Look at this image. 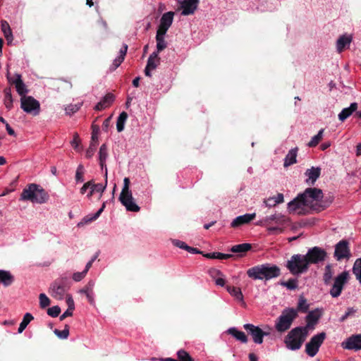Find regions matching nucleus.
<instances>
[{
  "label": "nucleus",
  "mask_w": 361,
  "mask_h": 361,
  "mask_svg": "<svg viewBox=\"0 0 361 361\" xmlns=\"http://www.w3.org/2000/svg\"><path fill=\"white\" fill-rule=\"evenodd\" d=\"M327 257V252L319 247L310 248L306 255H293L287 262L286 268L293 275L305 272L309 264H316L324 262Z\"/></svg>",
  "instance_id": "f257e3e1"
},
{
  "label": "nucleus",
  "mask_w": 361,
  "mask_h": 361,
  "mask_svg": "<svg viewBox=\"0 0 361 361\" xmlns=\"http://www.w3.org/2000/svg\"><path fill=\"white\" fill-rule=\"evenodd\" d=\"M247 276L253 280L269 281L281 275L280 268L271 264H262L248 269L246 271Z\"/></svg>",
  "instance_id": "f03ea898"
},
{
  "label": "nucleus",
  "mask_w": 361,
  "mask_h": 361,
  "mask_svg": "<svg viewBox=\"0 0 361 361\" xmlns=\"http://www.w3.org/2000/svg\"><path fill=\"white\" fill-rule=\"evenodd\" d=\"M308 335L306 328L298 326L292 329L284 338L286 347L290 350H299Z\"/></svg>",
  "instance_id": "7ed1b4c3"
},
{
  "label": "nucleus",
  "mask_w": 361,
  "mask_h": 361,
  "mask_svg": "<svg viewBox=\"0 0 361 361\" xmlns=\"http://www.w3.org/2000/svg\"><path fill=\"white\" fill-rule=\"evenodd\" d=\"M49 200V194L39 185L31 183L24 188V200L36 203H44Z\"/></svg>",
  "instance_id": "20e7f679"
},
{
  "label": "nucleus",
  "mask_w": 361,
  "mask_h": 361,
  "mask_svg": "<svg viewBox=\"0 0 361 361\" xmlns=\"http://www.w3.org/2000/svg\"><path fill=\"white\" fill-rule=\"evenodd\" d=\"M298 317L297 311L293 308H286L278 317L275 329L278 332L283 333L290 329L293 322Z\"/></svg>",
  "instance_id": "39448f33"
},
{
  "label": "nucleus",
  "mask_w": 361,
  "mask_h": 361,
  "mask_svg": "<svg viewBox=\"0 0 361 361\" xmlns=\"http://www.w3.org/2000/svg\"><path fill=\"white\" fill-rule=\"evenodd\" d=\"M323 198V192L317 188H307L303 192L300 193L288 203H308L310 202H319Z\"/></svg>",
  "instance_id": "423d86ee"
},
{
  "label": "nucleus",
  "mask_w": 361,
  "mask_h": 361,
  "mask_svg": "<svg viewBox=\"0 0 361 361\" xmlns=\"http://www.w3.org/2000/svg\"><path fill=\"white\" fill-rule=\"evenodd\" d=\"M327 204H288L289 213L299 215H306L312 213H319L327 208Z\"/></svg>",
  "instance_id": "0eeeda50"
},
{
  "label": "nucleus",
  "mask_w": 361,
  "mask_h": 361,
  "mask_svg": "<svg viewBox=\"0 0 361 361\" xmlns=\"http://www.w3.org/2000/svg\"><path fill=\"white\" fill-rule=\"evenodd\" d=\"M69 288V280L66 277H61L55 280L49 288V294L56 300H62Z\"/></svg>",
  "instance_id": "6e6552de"
},
{
  "label": "nucleus",
  "mask_w": 361,
  "mask_h": 361,
  "mask_svg": "<svg viewBox=\"0 0 361 361\" xmlns=\"http://www.w3.org/2000/svg\"><path fill=\"white\" fill-rule=\"evenodd\" d=\"M106 188L102 183H96L94 180L86 182L80 188L81 195H87L88 198L95 196L97 198L101 197L102 192Z\"/></svg>",
  "instance_id": "1a4fd4ad"
},
{
  "label": "nucleus",
  "mask_w": 361,
  "mask_h": 361,
  "mask_svg": "<svg viewBox=\"0 0 361 361\" xmlns=\"http://www.w3.org/2000/svg\"><path fill=\"white\" fill-rule=\"evenodd\" d=\"M29 90L24 84V112L33 116H38L41 111L40 103L32 96H27Z\"/></svg>",
  "instance_id": "9d476101"
},
{
  "label": "nucleus",
  "mask_w": 361,
  "mask_h": 361,
  "mask_svg": "<svg viewBox=\"0 0 361 361\" xmlns=\"http://www.w3.org/2000/svg\"><path fill=\"white\" fill-rule=\"evenodd\" d=\"M348 279L349 274L346 271L341 272L334 279V282L329 290L332 298H338L341 294L344 286L347 283Z\"/></svg>",
  "instance_id": "9b49d317"
},
{
  "label": "nucleus",
  "mask_w": 361,
  "mask_h": 361,
  "mask_svg": "<svg viewBox=\"0 0 361 361\" xmlns=\"http://www.w3.org/2000/svg\"><path fill=\"white\" fill-rule=\"evenodd\" d=\"M326 338V334L321 332L313 336L309 342L305 344V353L310 357H314L318 353L319 349Z\"/></svg>",
  "instance_id": "f8f14e48"
},
{
  "label": "nucleus",
  "mask_w": 361,
  "mask_h": 361,
  "mask_svg": "<svg viewBox=\"0 0 361 361\" xmlns=\"http://www.w3.org/2000/svg\"><path fill=\"white\" fill-rule=\"evenodd\" d=\"M350 256L348 243L346 240H341L335 245L334 257L336 260L348 259Z\"/></svg>",
  "instance_id": "ddd939ff"
},
{
  "label": "nucleus",
  "mask_w": 361,
  "mask_h": 361,
  "mask_svg": "<svg viewBox=\"0 0 361 361\" xmlns=\"http://www.w3.org/2000/svg\"><path fill=\"white\" fill-rule=\"evenodd\" d=\"M243 328L252 336L253 342L257 344H261L263 342V337L268 335V333L263 331L259 327L251 324H246Z\"/></svg>",
  "instance_id": "4468645a"
},
{
  "label": "nucleus",
  "mask_w": 361,
  "mask_h": 361,
  "mask_svg": "<svg viewBox=\"0 0 361 361\" xmlns=\"http://www.w3.org/2000/svg\"><path fill=\"white\" fill-rule=\"evenodd\" d=\"M7 79L11 85H15L17 92L20 96V108L23 109V80L21 79V75L18 73L11 75V73L8 71Z\"/></svg>",
  "instance_id": "2eb2a0df"
},
{
  "label": "nucleus",
  "mask_w": 361,
  "mask_h": 361,
  "mask_svg": "<svg viewBox=\"0 0 361 361\" xmlns=\"http://www.w3.org/2000/svg\"><path fill=\"white\" fill-rule=\"evenodd\" d=\"M173 15L174 13L172 11L164 13L161 18L160 24L157 32L166 33L173 23Z\"/></svg>",
  "instance_id": "dca6fc26"
},
{
  "label": "nucleus",
  "mask_w": 361,
  "mask_h": 361,
  "mask_svg": "<svg viewBox=\"0 0 361 361\" xmlns=\"http://www.w3.org/2000/svg\"><path fill=\"white\" fill-rule=\"evenodd\" d=\"M344 349L348 350H361V335H355L349 337L345 341L341 343Z\"/></svg>",
  "instance_id": "f3484780"
},
{
  "label": "nucleus",
  "mask_w": 361,
  "mask_h": 361,
  "mask_svg": "<svg viewBox=\"0 0 361 361\" xmlns=\"http://www.w3.org/2000/svg\"><path fill=\"white\" fill-rule=\"evenodd\" d=\"M160 62V58L158 56V52H153L147 59V66L145 68V74L147 77H152L151 71L156 69Z\"/></svg>",
  "instance_id": "a211bd4d"
},
{
  "label": "nucleus",
  "mask_w": 361,
  "mask_h": 361,
  "mask_svg": "<svg viewBox=\"0 0 361 361\" xmlns=\"http://www.w3.org/2000/svg\"><path fill=\"white\" fill-rule=\"evenodd\" d=\"M115 100V95L109 92L107 93L104 97L102 98L100 102H99L94 107V109L95 111H102L106 109V108H109L111 106V104L114 103Z\"/></svg>",
  "instance_id": "6ab92c4d"
},
{
  "label": "nucleus",
  "mask_w": 361,
  "mask_h": 361,
  "mask_svg": "<svg viewBox=\"0 0 361 361\" xmlns=\"http://www.w3.org/2000/svg\"><path fill=\"white\" fill-rule=\"evenodd\" d=\"M256 216L255 213L245 214L235 218L231 224V227L238 228L243 225L249 224Z\"/></svg>",
  "instance_id": "aec40b11"
},
{
  "label": "nucleus",
  "mask_w": 361,
  "mask_h": 361,
  "mask_svg": "<svg viewBox=\"0 0 361 361\" xmlns=\"http://www.w3.org/2000/svg\"><path fill=\"white\" fill-rule=\"evenodd\" d=\"M128 47L126 44H124L123 45L122 48L119 51L118 56L114 60L112 64L109 66V72L114 71L123 62L126 55L127 54Z\"/></svg>",
  "instance_id": "412c9836"
},
{
  "label": "nucleus",
  "mask_w": 361,
  "mask_h": 361,
  "mask_svg": "<svg viewBox=\"0 0 361 361\" xmlns=\"http://www.w3.org/2000/svg\"><path fill=\"white\" fill-rule=\"evenodd\" d=\"M320 317L321 313L319 312L318 309L309 312L305 317L307 324L305 326L302 327L306 328V331H308V329L310 328H313V326L317 323Z\"/></svg>",
  "instance_id": "4be33fe9"
},
{
  "label": "nucleus",
  "mask_w": 361,
  "mask_h": 361,
  "mask_svg": "<svg viewBox=\"0 0 361 361\" xmlns=\"http://www.w3.org/2000/svg\"><path fill=\"white\" fill-rule=\"evenodd\" d=\"M334 267L333 264H327L324 268L322 281L326 286L331 284V281L334 279L333 277L335 274Z\"/></svg>",
  "instance_id": "5701e85b"
},
{
  "label": "nucleus",
  "mask_w": 361,
  "mask_h": 361,
  "mask_svg": "<svg viewBox=\"0 0 361 361\" xmlns=\"http://www.w3.org/2000/svg\"><path fill=\"white\" fill-rule=\"evenodd\" d=\"M199 0H186L182 5V14L188 16L192 14L197 9Z\"/></svg>",
  "instance_id": "b1692460"
},
{
  "label": "nucleus",
  "mask_w": 361,
  "mask_h": 361,
  "mask_svg": "<svg viewBox=\"0 0 361 361\" xmlns=\"http://www.w3.org/2000/svg\"><path fill=\"white\" fill-rule=\"evenodd\" d=\"M108 157V149L106 144H102L99 151V161L102 170L105 169V175H107V168L106 161Z\"/></svg>",
  "instance_id": "393cba45"
},
{
  "label": "nucleus",
  "mask_w": 361,
  "mask_h": 361,
  "mask_svg": "<svg viewBox=\"0 0 361 361\" xmlns=\"http://www.w3.org/2000/svg\"><path fill=\"white\" fill-rule=\"evenodd\" d=\"M352 42V37L350 35H343L341 36L336 42V49L338 53H341L345 48L350 45Z\"/></svg>",
  "instance_id": "a878e982"
},
{
  "label": "nucleus",
  "mask_w": 361,
  "mask_h": 361,
  "mask_svg": "<svg viewBox=\"0 0 361 361\" xmlns=\"http://www.w3.org/2000/svg\"><path fill=\"white\" fill-rule=\"evenodd\" d=\"M105 207V204H102V207L94 214H88L85 216L80 222L78 224V227L83 226L85 224H87L94 220H96L102 214L104 209Z\"/></svg>",
  "instance_id": "bb28decb"
},
{
  "label": "nucleus",
  "mask_w": 361,
  "mask_h": 361,
  "mask_svg": "<svg viewBox=\"0 0 361 361\" xmlns=\"http://www.w3.org/2000/svg\"><path fill=\"white\" fill-rule=\"evenodd\" d=\"M226 333L229 335H231L233 336L237 341H239L240 342L243 343H246L247 342V337L245 334L244 332L238 331L235 327L229 328Z\"/></svg>",
  "instance_id": "cd10ccee"
},
{
  "label": "nucleus",
  "mask_w": 361,
  "mask_h": 361,
  "mask_svg": "<svg viewBox=\"0 0 361 361\" xmlns=\"http://www.w3.org/2000/svg\"><path fill=\"white\" fill-rule=\"evenodd\" d=\"M252 245L250 243H242L232 246L231 251L238 253L239 257H243L245 254L250 250Z\"/></svg>",
  "instance_id": "c85d7f7f"
},
{
  "label": "nucleus",
  "mask_w": 361,
  "mask_h": 361,
  "mask_svg": "<svg viewBox=\"0 0 361 361\" xmlns=\"http://www.w3.org/2000/svg\"><path fill=\"white\" fill-rule=\"evenodd\" d=\"M1 30L7 40L8 44H10L13 38L11 27L6 20H2L1 21Z\"/></svg>",
  "instance_id": "c756f323"
},
{
  "label": "nucleus",
  "mask_w": 361,
  "mask_h": 361,
  "mask_svg": "<svg viewBox=\"0 0 361 361\" xmlns=\"http://www.w3.org/2000/svg\"><path fill=\"white\" fill-rule=\"evenodd\" d=\"M298 147H295L291 149L284 159L283 166L284 167H288L293 164L297 162V154H298Z\"/></svg>",
  "instance_id": "7c9ffc66"
},
{
  "label": "nucleus",
  "mask_w": 361,
  "mask_h": 361,
  "mask_svg": "<svg viewBox=\"0 0 361 361\" xmlns=\"http://www.w3.org/2000/svg\"><path fill=\"white\" fill-rule=\"evenodd\" d=\"M357 109V104L354 102L352 103L349 107L343 109L338 114V118L340 121H343L348 118L354 111Z\"/></svg>",
  "instance_id": "2f4dec72"
},
{
  "label": "nucleus",
  "mask_w": 361,
  "mask_h": 361,
  "mask_svg": "<svg viewBox=\"0 0 361 361\" xmlns=\"http://www.w3.org/2000/svg\"><path fill=\"white\" fill-rule=\"evenodd\" d=\"M196 170L192 169H185L180 172L181 177L185 180L186 186L192 184L194 180V174L196 173Z\"/></svg>",
  "instance_id": "473e14b6"
},
{
  "label": "nucleus",
  "mask_w": 361,
  "mask_h": 361,
  "mask_svg": "<svg viewBox=\"0 0 361 361\" xmlns=\"http://www.w3.org/2000/svg\"><path fill=\"white\" fill-rule=\"evenodd\" d=\"M288 221V218L281 214H274L269 216H266L263 221L265 224H270L271 221H274L276 224H282Z\"/></svg>",
  "instance_id": "72a5a7b5"
},
{
  "label": "nucleus",
  "mask_w": 361,
  "mask_h": 361,
  "mask_svg": "<svg viewBox=\"0 0 361 361\" xmlns=\"http://www.w3.org/2000/svg\"><path fill=\"white\" fill-rule=\"evenodd\" d=\"M166 33L157 32L156 41H157V51L158 54L166 47V42L164 40V35Z\"/></svg>",
  "instance_id": "f704fd0d"
},
{
  "label": "nucleus",
  "mask_w": 361,
  "mask_h": 361,
  "mask_svg": "<svg viewBox=\"0 0 361 361\" xmlns=\"http://www.w3.org/2000/svg\"><path fill=\"white\" fill-rule=\"evenodd\" d=\"M321 173V169L319 167H312L307 169L305 172V175L308 176L309 179L311 180L312 183H314L317 179L319 177Z\"/></svg>",
  "instance_id": "c9c22d12"
},
{
  "label": "nucleus",
  "mask_w": 361,
  "mask_h": 361,
  "mask_svg": "<svg viewBox=\"0 0 361 361\" xmlns=\"http://www.w3.org/2000/svg\"><path fill=\"white\" fill-rule=\"evenodd\" d=\"M13 281V277L11 274L6 271L0 270V282L4 283V286H10Z\"/></svg>",
  "instance_id": "e433bc0d"
},
{
  "label": "nucleus",
  "mask_w": 361,
  "mask_h": 361,
  "mask_svg": "<svg viewBox=\"0 0 361 361\" xmlns=\"http://www.w3.org/2000/svg\"><path fill=\"white\" fill-rule=\"evenodd\" d=\"M121 203H133L131 191L128 189L123 188L119 197Z\"/></svg>",
  "instance_id": "4c0bfd02"
},
{
  "label": "nucleus",
  "mask_w": 361,
  "mask_h": 361,
  "mask_svg": "<svg viewBox=\"0 0 361 361\" xmlns=\"http://www.w3.org/2000/svg\"><path fill=\"white\" fill-rule=\"evenodd\" d=\"M128 118V114L126 111L121 112L116 121V129L118 132H121L124 129L125 123Z\"/></svg>",
  "instance_id": "58836bf2"
},
{
  "label": "nucleus",
  "mask_w": 361,
  "mask_h": 361,
  "mask_svg": "<svg viewBox=\"0 0 361 361\" xmlns=\"http://www.w3.org/2000/svg\"><path fill=\"white\" fill-rule=\"evenodd\" d=\"M226 290L236 300H238L239 301L243 300V293L239 288L227 286Z\"/></svg>",
  "instance_id": "ea45409f"
},
{
  "label": "nucleus",
  "mask_w": 361,
  "mask_h": 361,
  "mask_svg": "<svg viewBox=\"0 0 361 361\" xmlns=\"http://www.w3.org/2000/svg\"><path fill=\"white\" fill-rule=\"evenodd\" d=\"M4 102L8 109H11L13 106V99L11 95V90L10 87L5 88Z\"/></svg>",
  "instance_id": "a19ab883"
},
{
  "label": "nucleus",
  "mask_w": 361,
  "mask_h": 361,
  "mask_svg": "<svg viewBox=\"0 0 361 361\" xmlns=\"http://www.w3.org/2000/svg\"><path fill=\"white\" fill-rule=\"evenodd\" d=\"M85 173V169L82 164H79L77 167L75 176V180L76 183H82L85 180L84 176Z\"/></svg>",
  "instance_id": "79ce46f5"
},
{
  "label": "nucleus",
  "mask_w": 361,
  "mask_h": 361,
  "mask_svg": "<svg viewBox=\"0 0 361 361\" xmlns=\"http://www.w3.org/2000/svg\"><path fill=\"white\" fill-rule=\"evenodd\" d=\"M353 273L355 276L356 279L361 283V258L357 259L354 262Z\"/></svg>",
  "instance_id": "37998d69"
},
{
  "label": "nucleus",
  "mask_w": 361,
  "mask_h": 361,
  "mask_svg": "<svg viewBox=\"0 0 361 361\" xmlns=\"http://www.w3.org/2000/svg\"><path fill=\"white\" fill-rule=\"evenodd\" d=\"M309 309V305L307 303L306 299L303 296H300L298 299V302L297 305V309L295 310L298 312H307Z\"/></svg>",
  "instance_id": "c03bdc74"
},
{
  "label": "nucleus",
  "mask_w": 361,
  "mask_h": 361,
  "mask_svg": "<svg viewBox=\"0 0 361 361\" xmlns=\"http://www.w3.org/2000/svg\"><path fill=\"white\" fill-rule=\"evenodd\" d=\"M324 130V129H321L316 135L312 137L311 140L307 144L309 147H314L319 143L323 137Z\"/></svg>",
  "instance_id": "a18cd8bd"
},
{
  "label": "nucleus",
  "mask_w": 361,
  "mask_h": 361,
  "mask_svg": "<svg viewBox=\"0 0 361 361\" xmlns=\"http://www.w3.org/2000/svg\"><path fill=\"white\" fill-rule=\"evenodd\" d=\"M279 284L288 290H295L298 288V281L295 279H290L287 281H281Z\"/></svg>",
  "instance_id": "49530a36"
},
{
  "label": "nucleus",
  "mask_w": 361,
  "mask_h": 361,
  "mask_svg": "<svg viewBox=\"0 0 361 361\" xmlns=\"http://www.w3.org/2000/svg\"><path fill=\"white\" fill-rule=\"evenodd\" d=\"M54 333L60 339H66L69 336V326L66 324L64 329L62 331L56 329Z\"/></svg>",
  "instance_id": "de8ad7c7"
},
{
  "label": "nucleus",
  "mask_w": 361,
  "mask_h": 361,
  "mask_svg": "<svg viewBox=\"0 0 361 361\" xmlns=\"http://www.w3.org/2000/svg\"><path fill=\"white\" fill-rule=\"evenodd\" d=\"M176 354L178 361H194V359L184 350H179Z\"/></svg>",
  "instance_id": "09e8293b"
},
{
  "label": "nucleus",
  "mask_w": 361,
  "mask_h": 361,
  "mask_svg": "<svg viewBox=\"0 0 361 361\" xmlns=\"http://www.w3.org/2000/svg\"><path fill=\"white\" fill-rule=\"evenodd\" d=\"M92 136H91V142H96L98 144V136L99 133V126L98 125L94 124V123L92 124Z\"/></svg>",
  "instance_id": "8fccbe9b"
},
{
  "label": "nucleus",
  "mask_w": 361,
  "mask_h": 361,
  "mask_svg": "<svg viewBox=\"0 0 361 361\" xmlns=\"http://www.w3.org/2000/svg\"><path fill=\"white\" fill-rule=\"evenodd\" d=\"M39 307L41 309H45L51 303V300L44 293L39 294Z\"/></svg>",
  "instance_id": "3c124183"
},
{
  "label": "nucleus",
  "mask_w": 361,
  "mask_h": 361,
  "mask_svg": "<svg viewBox=\"0 0 361 361\" xmlns=\"http://www.w3.org/2000/svg\"><path fill=\"white\" fill-rule=\"evenodd\" d=\"M97 145L98 144L96 142H90L88 149L86 150V153H85L86 158L90 159L91 157H92V156L94 155V154L97 149Z\"/></svg>",
  "instance_id": "603ef678"
},
{
  "label": "nucleus",
  "mask_w": 361,
  "mask_h": 361,
  "mask_svg": "<svg viewBox=\"0 0 361 361\" xmlns=\"http://www.w3.org/2000/svg\"><path fill=\"white\" fill-rule=\"evenodd\" d=\"M61 313V308L58 306H53L48 308L47 314L51 317H57Z\"/></svg>",
  "instance_id": "864d4df0"
},
{
  "label": "nucleus",
  "mask_w": 361,
  "mask_h": 361,
  "mask_svg": "<svg viewBox=\"0 0 361 361\" xmlns=\"http://www.w3.org/2000/svg\"><path fill=\"white\" fill-rule=\"evenodd\" d=\"M268 201H274V203H282L283 202V195L278 193L276 196L270 197L267 200H264V203Z\"/></svg>",
  "instance_id": "5fc2aeb1"
},
{
  "label": "nucleus",
  "mask_w": 361,
  "mask_h": 361,
  "mask_svg": "<svg viewBox=\"0 0 361 361\" xmlns=\"http://www.w3.org/2000/svg\"><path fill=\"white\" fill-rule=\"evenodd\" d=\"M16 185H17V180H14L13 181L11 182V183L10 184V185L5 188L4 190V191L0 193V196H4L7 194H8L9 192L13 191L16 187Z\"/></svg>",
  "instance_id": "6e6d98bb"
},
{
  "label": "nucleus",
  "mask_w": 361,
  "mask_h": 361,
  "mask_svg": "<svg viewBox=\"0 0 361 361\" xmlns=\"http://www.w3.org/2000/svg\"><path fill=\"white\" fill-rule=\"evenodd\" d=\"M81 106V104H70L66 108V111L68 114H73L78 111Z\"/></svg>",
  "instance_id": "4d7b16f0"
},
{
  "label": "nucleus",
  "mask_w": 361,
  "mask_h": 361,
  "mask_svg": "<svg viewBox=\"0 0 361 361\" xmlns=\"http://www.w3.org/2000/svg\"><path fill=\"white\" fill-rule=\"evenodd\" d=\"M94 283L90 281L82 289L80 290V293L87 295L89 292L93 290Z\"/></svg>",
  "instance_id": "13d9d810"
},
{
  "label": "nucleus",
  "mask_w": 361,
  "mask_h": 361,
  "mask_svg": "<svg viewBox=\"0 0 361 361\" xmlns=\"http://www.w3.org/2000/svg\"><path fill=\"white\" fill-rule=\"evenodd\" d=\"M86 271H84L82 272L74 273L73 275V279L77 282L80 281L86 276Z\"/></svg>",
  "instance_id": "bf43d9fd"
},
{
  "label": "nucleus",
  "mask_w": 361,
  "mask_h": 361,
  "mask_svg": "<svg viewBox=\"0 0 361 361\" xmlns=\"http://www.w3.org/2000/svg\"><path fill=\"white\" fill-rule=\"evenodd\" d=\"M172 243L174 246L185 250L188 247V245H186L184 242L179 240H173Z\"/></svg>",
  "instance_id": "052dcab7"
},
{
  "label": "nucleus",
  "mask_w": 361,
  "mask_h": 361,
  "mask_svg": "<svg viewBox=\"0 0 361 361\" xmlns=\"http://www.w3.org/2000/svg\"><path fill=\"white\" fill-rule=\"evenodd\" d=\"M267 231L270 234H279L283 231V229L277 226H269Z\"/></svg>",
  "instance_id": "680f3d73"
},
{
  "label": "nucleus",
  "mask_w": 361,
  "mask_h": 361,
  "mask_svg": "<svg viewBox=\"0 0 361 361\" xmlns=\"http://www.w3.org/2000/svg\"><path fill=\"white\" fill-rule=\"evenodd\" d=\"M355 310L353 307H349L347 312L340 318V322H344L350 315L354 314Z\"/></svg>",
  "instance_id": "e2e57ef3"
},
{
  "label": "nucleus",
  "mask_w": 361,
  "mask_h": 361,
  "mask_svg": "<svg viewBox=\"0 0 361 361\" xmlns=\"http://www.w3.org/2000/svg\"><path fill=\"white\" fill-rule=\"evenodd\" d=\"M34 317L30 313H26L24 314V329L29 324V323L33 320Z\"/></svg>",
  "instance_id": "0e129e2a"
},
{
  "label": "nucleus",
  "mask_w": 361,
  "mask_h": 361,
  "mask_svg": "<svg viewBox=\"0 0 361 361\" xmlns=\"http://www.w3.org/2000/svg\"><path fill=\"white\" fill-rule=\"evenodd\" d=\"M66 303L68 305V308L70 309V310H73L75 309L73 300L72 297L69 295L66 296Z\"/></svg>",
  "instance_id": "69168bd1"
},
{
  "label": "nucleus",
  "mask_w": 361,
  "mask_h": 361,
  "mask_svg": "<svg viewBox=\"0 0 361 361\" xmlns=\"http://www.w3.org/2000/svg\"><path fill=\"white\" fill-rule=\"evenodd\" d=\"M126 206V209L127 211L130 212H138L140 210V207L138 204H124Z\"/></svg>",
  "instance_id": "338daca9"
},
{
  "label": "nucleus",
  "mask_w": 361,
  "mask_h": 361,
  "mask_svg": "<svg viewBox=\"0 0 361 361\" xmlns=\"http://www.w3.org/2000/svg\"><path fill=\"white\" fill-rule=\"evenodd\" d=\"M73 310H70V309H68H68L64 312V313H63L62 315H61V316H60V318H59L60 321H63V320H64L66 317L72 316V315H73Z\"/></svg>",
  "instance_id": "774afa93"
}]
</instances>
